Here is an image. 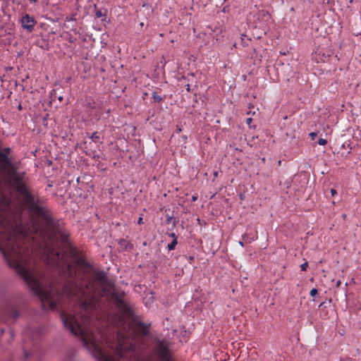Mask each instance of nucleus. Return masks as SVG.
Segmentation results:
<instances>
[{
  "mask_svg": "<svg viewBox=\"0 0 361 361\" xmlns=\"http://www.w3.org/2000/svg\"><path fill=\"white\" fill-rule=\"evenodd\" d=\"M30 215L25 225L11 211L10 201L0 202V251L8 264L39 298L44 310H54L62 293L74 300L86 314H61L66 328L80 337L90 351H106L97 343L90 329L99 300L113 299V283L104 271L95 270L68 240L63 221L54 219L42 199L27 188L25 180L13 188ZM78 309V307H77Z\"/></svg>",
  "mask_w": 361,
  "mask_h": 361,
  "instance_id": "nucleus-1",
  "label": "nucleus"
},
{
  "mask_svg": "<svg viewBox=\"0 0 361 361\" xmlns=\"http://www.w3.org/2000/svg\"><path fill=\"white\" fill-rule=\"evenodd\" d=\"M152 353L159 361H173L169 343L166 340L154 338Z\"/></svg>",
  "mask_w": 361,
  "mask_h": 361,
  "instance_id": "nucleus-2",
  "label": "nucleus"
},
{
  "mask_svg": "<svg viewBox=\"0 0 361 361\" xmlns=\"http://www.w3.org/2000/svg\"><path fill=\"white\" fill-rule=\"evenodd\" d=\"M22 27L27 32H32L34 30L37 21L35 18L29 14L23 16L20 20Z\"/></svg>",
  "mask_w": 361,
  "mask_h": 361,
  "instance_id": "nucleus-3",
  "label": "nucleus"
},
{
  "mask_svg": "<svg viewBox=\"0 0 361 361\" xmlns=\"http://www.w3.org/2000/svg\"><path fill=\"white\" fill-rule=\"evenodd\" d=\"M118 250L119 252L121 251H126V250H130L133 248V245L131 244L128 240L126 239H121L118 242Z\"/></svg>",
  "mask_w": 361,
  "mask_h": 361,
  "instance_id": "nucleus-4",
  "label": "nucleus"
},
{
  "mask_svg": "<svg viewBox=\"0 0 361 361\" xmlns=\"http://www.w3.org/2000/svg\"><path fill=\"white\" fill-rule=\"evenodd\" d=\"M257 19L264 22H267L270 19V15L268 11L262 10L257 13Z\"/></svg>",
  "mask_w": 361,
  "mask_h": 361,
  "instance_id": "nucleus-5",
  "label": "nucleus"
},
{
  "mask_svg": "<svg viewBox=\"0 0 361 361\" xmlns=\"http://www.w3.org/2000/svg\"><path fill=\"white\" fill-rule=\"evenodd\" d=\"M177 221H178L176 219H173V216H171L169 214H166V223L167 224L172 223V228L176 226Z\"/></svg>",
  "mask_w": 361,
  "mask_h": 361,
  "instance_id": "nucleus-6",
  "label": "nucleus"
},
{
  "mask_svg": "<svg viewBox=\"0 0 361 361\" xmlns=\"http://www.w3.org/2000/svg\"><path fill=\"white\" fill-rule=\"evenodd\" d=\"M152 98L154 99V102H157L158 103L161 102L163 100V98L160 95H159L157 92H152Z\"/></svg>",
  "mask_w": 361,
  "mask_h": 361,
  "instance_id": "nucleus-7",
  "label": "nucleus"
},
{
  "mask_svg": "<svg viewBox=\"0 0 361 361\" xmlns=\"http://www.w3.org/2000/svg\"><path fill=\"white\" fill-rule=\"evenodd\" d=\"M177 243H178L177 240L173 239L172 242L170 243L169 244H168V246H167L168 250L169 251L174 250Z\"/></svg>",
  "mask_w": 361,
  "mask_h": 361,
  "instance_id": "nucleus-8",
  "label": "nucleus"
},
{
  "mask_svg": "<svg viewBox=\"0 0 361 361\" xmlns=\"http://www.w3.org/2000/svg\"><path fill=\"white\" fill-rule=\"evenodd\" d=\"M243 238V240L244 241H245L246 243H250L251 242H252L254 240V238L252 237H250L248 234L247 233H245L242 236Z\"/></svg>",
  "mask_w": 361,
  "mask_h": 361,
  "instance_id": "nucleus-9",
  "label": "nucleus"
},
{
  "mask_svg": "<svg viewBox=\"0 0 361 361\" xmlns=\"http://www.w3.org/2000/svg\"><path fill=\"white\" fill-rule=\"evenodd\" d=\"M76 14H72L71 17L68 18V17H66V22L67 23H73L74 21L76 20Z\"/></svg>",
  "mask_w": 361,
  "mask_h": 361,
  "instance_id": "nucleus-10",
  "label": "nucleus"
},
{
  "mask_svg": "<svg viewBox=\"0 0 361 361\" xmlns=\"http://www.w3.org/2000/svg\"><path fill=\"white\" fill-rule=\"evenodd\" d=\"M11 151V149L10 147H5L2 150H1V152L7 154L8 156L9 155Z\"/></svg>",
  "mask_w": 361,
  "mask_h": 361,
  "instance_id": "nucleus-11",
  "label": "nucleus"
},
{
  "mask_svg": "<svg viewBox=\"0 0 361 361\" xmlns=\"http://www.w3.org/2000/svg\"><path fill=\"white\" fill-rule=\"evenodd\" d=\"M307 267H308V263H307V262H304L303 264H302L300 265L301 271H306V270H307Z\"/></svg>",
  "mask_w": 361,
  "mask_h": 361,
  "instance_id": "nucleus-12",
  "label": "nucleus"
},
{
  "mask_svg": "<svg viewBox=\"0 0 361 361\" xmlns=\"http://www.w3.org/2000/svg\"><path fill=\"white\" fill-rule=\"evenodd\" d=\"M327 142L326 140L324 139V138H319L317 141V143L319 145H326Z\"/></svg>",
  "mask_w": 361,
  "mask_h": 361,
  "instance_id": "nucleus-13",
  "label": "nucleus"
},
{
  "mask_svg": "<svg viewBox=\"0 0 361 361\" xmlns=\"http://www.w3.org/2000/svg\"><path fill=\"white\" fill-rule=\"evenodd\" d=\"M318 290L317 288H314L310 290V295L312 297H314L316 295H317Z\"/></svg>",
  "mask_w": 361,
  "mask_h": 361,
  "instance_id": "nucleus-14",
  "label": "nucleus"
},
{
  "mask_svg": "<svg viewBox=\"0 0 361 361\" xmlns=\"http://www.w3.org/2000/svg\"><path fill=\"white\" fill-rule=\"evenodd\" d=\"M95 16H96L97 18H99V17L102 16H103V14H102V11H100V10H99V11H96V14H95Z\"/></svg>",
  "mask_w": 361,
  "mask_h": 361,
  "instance_id": "nucleus-15",
  "label": "nucleus"
},
{
  "mask_svg": "<svg viewBox=\"0 0 361 361\" xmlns=\"http://www.w3.org/2000/svg\"><path fill=\"white\" fill-rule=\"evenodd\" d=\"M65 25L67 27H71V30H75L76 28L75 27V25H72V24H70L68 23V25L65 24Z\"/></svg>",
  "mask_w": 361,
  "mask_h": 361,
  "instance_id": "nucleus-16",
  "label": "nucleus"
},
{
  "mask_svg": "<svg viewBox=\"0 0 361 361\" xmlns=\"http://www.w3.org/2000/svg\"><path fill=\"white\" fill-rule=\"evenodd\" d=\"M56 92L54 91V94H51V102H54L55 101V99L56 98Z\"/></svg>",
  "mask_w": 361,
  "mask_h": 361,
  "instance_id": "nucleus-17",
  "label": "nucleus"
},
{
  "mask_svg": "<svg viewBox=\"0 0 361 361\" xmlns=\"http://www.w3.org/2000/svg\"><path fill=\"white\" fill-rule=\"evenodd\" d=\"M310 135L312 137V139L314 140L317 136V133L312 132L310 133Z\"/></svg>",
  "mask_w": 361,
  "mask_h": 361,
  "instance_id": "nucleus-18",
  "label": "nucleus"
},
{
  "mask_svg": "<svg viewBox=\"0 0 361 361\" xmlns=\"http://www.w3.org/2000/svg\"><path fill=\"white\" fill-rule=\"evenodd\" d=\"M169 236L173 238V239L177 240V235L174 233H171Z\"/></svg>",
  "mask_w": 361,
  "mask_h": 361,
  "instance_id": "nucleus-19",
  "label": "nucleus"
},
{
  "mask_svg": "<svg viewBox=\"0 0 361 361\" xmlns=\"http://www.w3.org/2000/svg\"><path fill=\"white\" fill-rule=\"evenodd\" d=\"M24 356L25 358H28L30 356V353L29 351H24Z\"/></svg>",
  "mask_w": 361,
  "mask_h": 361,
  "instance_id": "nucleus-20",
  "label": "nucleus"
},
{
  "mask_svg": "<svg viewBox=\"0 0 361 361\" xmlns=\"http://www.w3.org/2000/svg\"><path fill=\"white\" fill-rule=\"evenodd\" d=\"M137 224H143L144 222H143V220H142V216H140L138 220H137Z\"/></svg>",
  "mask_w": 361,
  "mask_h": 361,
  "instance_id": "nucleus-21",
  "label": "nucleus"
},
{
  "mask_svg": "<svg viewBox=\"0 0 361 361\" xmlns=\"http://www.w3.org/2000/svg\"><path fill=\"white\" fill-rule=\"evenodd\" d=\"M252 121V118H247L246 119V123H247V124L250 125V124L251 123Z\"/></svg>",
  "mask_w": 361,
  "mask_h": 361,
  "instance_id": "nucleus-22",
  "label": "nucleus"
},
{
  "mask_svg": "<svg viewBox=\"0 0 361 361\" xmlns=\"http://www.w3.org/2000/svg\"><path fill=\"white\" fill-rule=\"evenodd\" d=\"M337 193L336 190H334V189H331V194L332 196H334V195H336Z\"/></svg>",
  "mask_w": 361,
  "mask_h": 361,
  "instance_id": "nucleus-23",
  "label": "nucleus"
},
{
  "mask_svg": "<svg viewBox=\"0 0 361 361\" xmlns=\"http://www.w3.org/2000/svg\"><path fill=\"white\" fill-rule=\"evenodd\" d=\"M185 89H186V91H187V92H190V85H189V84H187V85H185Z\"/></svg>",
  "mask_w": 361,
  "mask_h": 361,
  "instance_id": "nucleus-24",
  "label": "nucleus"
},
{
  "mask_svg": "<svg viewBox=\"0 0 361 361\" xmlns=\"http://www.w3.org/2000/svg\"><path fill=\"white\" fill-rule=\"evenodd\" d=\"M341 285V280H338L336 283V287H339Z\"/></svg>",
  "mask_w": 361,
  "mask_h": 361,
  "instance_id": "nucleus-25",
  "label": "nucleus"
},
{
  "mask_svg": "<svg viewBox=\"0 0 361 361\" xmlns=\"http://www.w3.org/2000/svg\"><path fill=\"white\" fill-rule=\"evenodd\" d=\"M181 131H182V129L180 128H179L178 126H177L176 133H180Z\"/></svg>",
  "mask_w": 361,
  "mask_h": 361,
  "instance_id": "nucleus-26",
  "label": "nucleus"
},
{
  "mask_svg": "<svg viewBox=\"0 0 361 361\" xmlns=\"http://www.w3.org/2000/svg\"><path fill=\"white\" fill-rule=\"evenodd\" d=\"M57 99H58L59 101L61 102L63 100V96L59 95V96L57 97Z\"/></svg>",
  "mask_w": 361,
  "mask_h": 361,
  "instance_id": "nucleus-27",
  "label": "nucleus"
},
{
  "mask_svg": "<svg viewBox=\"0 0 361 361\" xmlns=\"http://www.w3.org/2000/svg\"><path fill=\"white\" fill-rule=\"evenodd\" d=\"M194 259H195V258H194V257H193V256H190V257H189V260H190V262L193 261V260H194Z\"/></svg>",
  "mask_w": 361,
  "mask_h": 361,
  "instance_id": "nucleus-28",
  "label": "nucleus"
},
{
  "mask_svg": "<svg viewBox=\"0 0 361 361\" xmlns=\"http://www.w3.org/2000/svg\"><path fill=\"white\" fill-rule=\"evenodd\" d=\"M30 3H36L39 0H29Z\"/></svg>",
  "mask_w": 361,
  "mask_h": 361,
  "instance_id": "nucleus-29",
  "label": "nucleus"
},
{
  "mask_svg": "<svg viewBox=\"0 0 361 361\" xmlns=\"http://www.w3.org/2000/svg\"><path fill=\"white\" fill-rule=\"evenodd\" d=\"M239 245L242 247L244 246V244H243V241H239Z\"/></svg>",
  "mask_w": 361,
  "mask_h": 361,
  "instance_id": "nucleus-30",
  "label": "nucleus"
},
{
  "mask_svg": "<svg viewBox=\"0 0 361 361\" xmlns=\"http://www.w3.org/2000/svg\"><path fill=\"white\" fill-rule=\"evenodd\" d=\"M192 201L197 200V197L196 196H192Z\"/></svg>",
  "mask_w": 361,
  "mask_h": 361,
  "instance_id": "nucleus-31",
  "label": "nucleus"
},
{
  "mask_svg": "<svg viewBox=\"0 0 361 361\" xmlns=\"http://www.w3.org/2000/svg\"><path fill=\"white\" fill-rule=\"evenodd\" d=\"M106 343L108 344L109 347L111 348V343L108 341H106Z\"/></svg>",
  "mask_w": 361,
  "mask_h": 361,
  "instance_id": "nucleus-32",
  "label": "nucleus"
},
{
  "mask_svg": "<svg viewBox=\"0 0 361 361\" xmlns=\"http://www.w3.org/2000/svg\"><path fill=\"white\" fill-rule=\"evenodd\" d=\"M183 139H185V140H186V139H187V136H185V135H184V136H183Z\"/></svg>",
  "mask_w": 361,
  "mask_h": 361,
  "instance_id": "nucleus-33",
  "label": "nucleus"
},
{
  "mask_svg": "<svg viewBox=\"0 0 361 361\" xmlns=\"http://www.w3.org/2000/svg\"><path fill=\"white\" fill-rule=\"evenodd\" d=\"M214 175L215 176H217V172H215V173H214Z\"/></svg>",
  "mask_w": 361,
  "mask_h": 361,
  "instance_id": "nucleus-34",
  "label": "nucleus"
},
{
  "mask_svg": "<svg viewBox=\"0 0 361 361\" xmlns=\"http://www.w3.org/2000/svg\"><path fill=\"white\" fill-rule=\"evenodd\" d=\"M278 164H281V161L279 160V162H278Z\"/></svg>",
  "mask_w": 361,
  "mask_h": 361,
  "instance_id": "nucleus-35",
  "label": "nucleus"
},
{
  "mask_svg": "<svg viewBox=\"0 0 361 361\" xmlns=\"http://www.w3.org/2000/svg\"><path fill=\"white\" fill-rule=\"evenodd\" d=\"M345 216H346V215H345V214H343V218H345Z\"/></svg>",
  "mask_w": 361,
  "mask_h": 361,
  "instance_id": "nucleus-36",
  "label": "nucleus"
}]
</instances>
